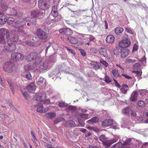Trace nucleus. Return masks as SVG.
<instances>
[{"label":"nucleus","instance_id":"nucleus-1","mask_svg":"<svg viewBox=\"0 0 148 148\" xmlns=\"http://www.w3.org/2000/svg\"><path fill=\"white\" fill-rule=\"evenodd\" d=\"M9 33L8 30L5 28L0 29V43H4L10 39Z\"/></svg>","mask_w":148,"mask_h":148},{"label":"nucleus","instance_id":"nucleus-2","mask_svg":"<svg viewBox=\"0 0 148 148\" xmlns=\"http://www.w3.org/2000/svg\"><path fill=\"white\" fill-rule=\"evenodd\" d=\"M42 61V58L40 56L36 57L32 62L31 63V64H29L26 65L24 67L25 70H30L33 69L36 66L38 65Z\"/></svg>","mask_w":148,"mask_h":148},{"label":"nucleus","instance_id":"nucleus-3","mask_svg":"<svg viewBox=\"0 0 148 148\" xmlns=\"http://www.w3.org/2000/svg\"><path fill=\"white\" fill-rule=\"evenodd\" d=\"M9 39L8 41H6L4 43H2L4 45V48L7 51L13 52L15 51L16 49V46L14 43L10 42Z\"/></svg>","mask_w":148,"mask_h":148},{"label":"nucleus","instance_id":"nucleus-4","mask_svg":"<svg viewBox=\"0 0 148 148\" xmlns=\"http://www.w3.org/2000/svg\"><path fill=\"white\" fill-rule=\"evenodd\" d=\"M14 66L13 62L11 61L6 62L3 65V69L7 73H11L12 72L13 68Z\"/></svg>","mask_w":148,"mask_h":148},{"label":"nucleus","instance_id":"nucleus-5","mask_svg":"<svg viewBox=\"0 0 148 148\" xmlns=\"http://www.w3.org/2000/svg\"><path fill=\"white\" fill-rule=\"evenodd\" d=\"M49 0H39L38 1V7L42 10L48 9L50 5Z\"/></svg>","mask_w":148,"mask_h":148},{"label":"nucleus","instance_id":"nucleus-6","mask_svg":"<svg viewBox=\"0 0 148 148\" xmlns=\"http://www.w3.org/2000/svg\"><path fill=\"white\" fill-rule=\"evenodd\" d=\"M36 34L38 37L41 40H45L48 37L47 33L40 29H37Z\"/></svg>","mask_w":148,"mask_h":148},{"label":"nucleus","instance_id":"nucleus-7","mask_svg":"<svg viewBox=\"0 0 148 148\" xmlns=\"http://www.w3.org/2000/svg\"><path fill=\"white\" fill-rule=\"evenodd\" d=\"M24 58L23 55L19 53L13 52L11 55V58L13 60L22 61Z\"/></svg>","mask_w":148,"mask_h":148},{"label":"nucleus","instance_id":"nucleus-8","mask_svg":"<svg viewBox=\"0 0 148 148\" xmlns=\"http://www.w3.org/2000/svg\"><path fill=\"white\" fill-rule=\"evenodd\" d=\"M131 43L130 40L127 38H125L119 43V46L122 48H126L129 47Z\"/></svg>","mask_w":148,"mask_h":148},{"label":"nucleus","instance_id":"nucleus-9","mask_svg":"<svg viewBox=\"0 0 148 148\" xmlns=\"http://www.w3.org/2000/svg\"><path fill=\"white\" fill-rule=\"evenodd\" d=\"M37 56V53L36 52H33L30 53V54L26 57V61L28 62H30V64L32 62H33L34 59Z\"/></svg>","mask_w":148,"mask_h":148},{"label":"nucleus","instance_id":"nucleus-10","mask_svg":"<svg viewBox=\"0 0 148 148\" xmlns=\"http://www.w3.org/2000/svg\"><path fill=\"white\" fill-rule=\"evenodd\" d=\"M63 125L66 127H79V125L78 124L77 125L74 121L72 120H69L67 121L63 124Z\"/></svg>","mask_w":148,"mask_h":148},{"label":"nucleus","instance_id":"nucleus-11","mask_svg":"<svg viewBox=\"0 0 148 148\" xmlns=\"http://www.w3.org/2000/svg\"><path fill=\"white\" fill-rule=\"evenodd\" d=\"M60 33L63 34L67 36H70L73 34L72 30L69 28L61 29L59 31Z\"/></svg>","mask_w":148,"mask_h":148},{"label":"nucleus","instance_id":"nucleus-12","mask_svg":"<svg viewBox=\"0 0 148 148\" xmlns=\"http://www.w3.org/2000/svg\"><path fill=\"white\" fill-rule=\"evenodd\" d=\"M26 88L29 92H34L36 89V86L34 83H31Z\"/></svg>","mask_w":148,"mask_h":148},{"label":"nucleus","instance_id":"nucleus-13","mask_svg":"<svg viewBox=\"0 0 148 148\" xmlns=\"http://www.w3.org/2000/svg\"><path fill=\"white\" fill-rule=\"evenodd\" d=\"M129 53V50L127 49L121 50V56L122 58H124L127 56Z\"/></svg>","mask_w":148,"mask_h":148},{"label":"nucleus","instance_id":"nucleus-14","mask_svg":"<svg viewBox=\"0 0 148 148\" xmlns=\"http://www.w3.org/2000/svg\"><path fill=\"white\" fill-rule=\"evenodd\" d=\"M113 123V120L110 119L103 121L102 123V125L105 127H107L112 125Z\"/></svg>","mask_w":148,"mask_h":148},{"label":"nucleus","instance_id":"nucleus-15","mask_svg":"<svg viewBox=\"0 0 148 148\" xmlns=\"http://www.w3.org/2000/svg\"><path fill=\"white\" fill-rule=\"evenodd\" d=\"M115 37L112 35L108 36L106 38V42L108 43H113L115 40Z\"/></svg>","mask_w":148,"mask_h":148},{"label":"nucleus","instance_id":"nucleus-16","mask_svg":"<svg viewBox=\"0 0 148 148\" xmlns=\"http://www.w3.org/2000/svg\"><path fill=\"white\" fill-rule=\"evenodd\" d=\"M26 24H23L21 26H18L17 28V32L23 34L25 36H27V34L25 32V30L23 29V27Z\"/></svg>","mask_w":148,"mask_h":148},{"label":"nucleus","instance_id":"nucleus-17","mask_svg":"<svg viewBox=\"0 0 148 148\" xmlns=\"http://www.w3.org/2000/svg\"><path fill=\"white\" fill-rule=\"evenodd\" d=\"M99 51L101 55H103L105 57L107 58L108 57L107 50L105 48L102 47H100L99 49Z\"/></svg>","mask_w":148,"mask_h":148},{"label":"nucleus","instance_id":"nucleus-18","mask_svg":"<svg viewBox=\"0 0 148 148\" xmlns=\"http://www.w3.org/2000/svg\"><path fill=\"white\" fill-rule=\"evenodd\" d=\"M42 14V12H40L38 10H34L31 13L32 16L35 18L41 16Z\"/></svg>","mask_w":148,"mask_h":148},{"label":"nucleus","instance_id":"nucleus-19","mask_svg":"<svg viewBox=\"0 0 148 148\" xmlns=\"http://www.w3.org/2000/svg\"><path fill=\"white\" fill-rule=\"evenodd\" d=\"M34 107L35 108H36V111L37 112L40 113L43 112L44 111L43 109V107L42 104L39 103L38 104L35 105Z\"/></svg>","mask_w":148,"mask_h":148},{"label":"nucleus","instance_id":"nucleus-20","mask_svg":"<svg viewBox=\"0 0 148 148\" xmlns=\"http://www.w3.org/2000/svg\"><path fill=\"white\" fill-rule=\"evenodd\" d=\"M46 97V95L43 93L42 94L39 93L36 94L35 95V98H36V100L39 101H40L42 100V98H44Z\"/></svg>","mask_w":148,"mask_h":148},{"label":"nucleus","instance_id":"nucleus-21","mask_svg":"<svg viewBox=\"0 0 148 148\" xmlns=\"http://www.w3.org/2000/svg\"><path fill=\"white\" fill-rule=\"evenodd\" d=\"M138 95V93L136 91H134L131 94V97L130 98V100L132 102L136 101Z\"/></svg>","mask_w":148,"mask_h":148},{"label":"nucleus","instance_id":"nucleus-22","mask_svg":"<svg viewBox=\"0 0 148 148\" xmlns=\"http://www.w3.org/2000/svg\"><path fill=\"white\" fill-rule=\"evenodd\" d=\"M67 39L69 42L73 44H76L78 42V39L71 36L68 37Z\"/></svg>","mask_w":148,"mask_h":148},{"label":"nucleus","instance_id":"nucleus-23","mask_svg":"<svg viewBox=\"0 0 148 148\" xmlns=\"http://www.w3.org/2000/svg\"><path fill=\"white\" fill-rule=\"evenodd\" d=\"M9 11V14L12 15L16 16L17 15L18 12L16 8L12 7V8L9 9L8 10Z\"/></svg>","mask_w":148,"mask_h":148},{"label":"nucleus","instance_id":"nucleus-24","mask_svg":"<svg viewBox=\"0 0 148 148\" xmlns=\"http://www.w3.org/2000/svg\"><path fill=\"white\" fill-rule=\"evenodd\" d=\"M99 121L98 118L96 116L94 117L91 119L87 121V122L88 123L92 124L94 123L97 122Z\"/></svg>","mask_w":148,"mask_h":148},{"label":"nucleus","instance_id":"nucleus-25","mask_svg":"<svg viewBox=\"0 0 148 148\" xmlns=\"http://www.w3.org/2000/svg\"><path fill=\"white\" fill-rule=\"evenodd\" d=\"M7 17L5 15L0 17V25L3 24L7 21Z\"/></svg>","mask_w":148,"mask_h":148},{"label":"nucleus","instance_id":"nucleus-26","mask_svg":"<svg viewBox=\"0 0 148 148\" xmlns=\"http://www.w3.org/2000/svg\"><path fill=\"white\" fill-rule=\"evenodd\" d=\"M18 40V36L16 35H12L10 38L9 41L12 42H17Z\"/></svg>","mask_w":148,"mask_h":148},{"label":"nucleus","instance_id":"nucleus-27","mask_svg":"<svg viewBox=\"0 0 148 148\" xmlns=\"http://www.w3.org/2000/svg\"><path fill=\"white\" fill-rule=\"evenodd\" d=\"M46 117L49 119H52L56 116V113L54 112H48L45 114Z\"/></svg>","mask_w":148,"mask_h":148},{"label":"nucleus","instance_id":"nucleus-28","mask_svg":"<svg viewBox=\"0 0 148 148\" xmlns=\"http://www.w3.org/2000/svg\"><path fill=\"white\" fill-rule=\"evenodd\" d=\"M48 66V63L46 61H45L43 62L42 65L40 66V69L42 71L46 70Z\"/></svg>","mask_w":148,"mask_h":148},{"label":"nucleus","instance_id":"nucleus-29","mask_svg":"<svg viewBox=\"0 0 148 148\" xmlns=\"http://www.w3.org/2000/svg\"><path fill=\"white\" fill-rule=\"evenodd\" d=\"M114 31L116 34L119 35L123 32V29L120 27H117L115 28Z\"/></svg>","mask_w":148,"mask_h":148},{"label":"nucleus","instance_id":"nucleus-30","mask_svg":"<svg viewBox=\"0 0 148 148\" xmlns=\"http://www.w3.org/2000/svg\"><path fill=\"white\" fill-rule=\"evenodd\" d=\"M130 110H131L130 109V108L127 107L123 109L122 113L124 115L129 116Z\"/></svg>","mask_w":148,"mask_h":148},{"label":"nucleus","instance_id":"nucleus-31","mask_svg":"<svg viewBox=\"0 0 148 148\" xmlns=\"http://www.w3.org/2000/svg\"><path fill=\"white\" fill-rule=\"evenodd\" d=\"M91 65L93 68L95 70H98L100 68V65L97 62H93L91 63Z\"/></svg>","mask_w":148,"mask_h":148},{"label":"nucleus","instance_id":"nucleus-32","mask_svg":"<svg viewBox=\"0 0 148 148\" xmlns=\"http://www.w3.org/2000/svg\"><path fill=\"white\" fill-rule=\"evenodd\" d=\"M80 117L84 120L88 119V114L84 113H81L80 114Z\"/></svg>","mask_w":148,"mask_h":148},{"label":"nucleus","instance_id":"nucleus-33","mask_svg":"<svg viewBox=\"0 0 148 148\" xmlns=\"http://www.w3.org/2000/svg\"><path fill=\"white\" fill-rule=\"evenodd\" d=\"M103 144L106 148H108L110 146L109 140H108L107 139L104 141L103 143Z\"/></svg>","mask_w":148,"mask_h":148},{"label":"nucleus","instance_id":"nucleus-34","mask_svg":"<svg viewBox=\"0 0 148 148\" xmlns=\"http://www.w3.org/2000/svg\"><path fill=\"white\" fill-rule=\"evenodd\" d=\"M81 35L82 37H85L86 36H88V38L90 41H93L95 39V38L92 35L83 34H81ZM87 37L88 38V37Z\"/></svg>","mask_w":148,"mask_h":148},{"label":"nucleus","instance_id":"nucleus-35","mask_svg":"<svg viewBox=\"0 0 148 148\" xmlns=\"http://www.w3.org/2000/svg\"><path fill=\"white\" fill-rule=\"evenodd\" d=\"M64 119L62 117H59L56 118L54 121V123L55 124H57L58 123L63 121Z\"/></svg>","mask_w":148,"mask_h":148},{"label":"nucleus","instance_id":"nucleus-36","mask_svg":"<svg viewBox=\"0 0 148 148\" xmlns=\"http://www.w3.org/2000/svg\"><path fill=\"white\" fill-rule=\"evenodd\" d=\"M44 98V99H42V101H40V103L43 104H48L50 103V101L49 99H47L45 100V99Z\"/></svg>","mask_w":148,"mask_h":148},{"label":"nucleus","instance_id":"nucleus-37","mask_svg":"<svg viewBox=\"0 0 148 148\" xmlns=\"http://www.w3.org/2000/svg\"><path fill=\"white\" fill-rule=\"evenodd\" d=\"M44 81L45 79L44 78L42 77L38 78L37 81L38 83L39 84H43Z\"/></svg>","mask_w":148,"mask_h":148},{"label":"nucleus","instance_id":"nucleus-38","mask_svg":"<svg viewBox=\"0 0 148 148\" xmlns=\"http://www.w3.org/2000/svg\"><path fill=\"white\" fill-rule=\"evenodd\" d=\"M104 81L107 83H109L112 82V79L107 75H106L105 77Z\"/></svg>","mask_w":148,"mask_h":148},{"label":"nucleus","instance_id":"nucleus-39","mask_svg":"<svg viewBox=\"0 0 148 148\" xmlns=\"http://www.w3.org/2000/svg\"><path fill=\"white\" fill-rule=\"evenodd\" d=\"M1 6L3 11H5L8 8V6L5 3H2L1 4Z\"/></svg>","mask_w":148,"mask_h":148},{"label":"nucleus","instance_id":"nucleus-40","mask_svg":"<svg viewBox=\"0 0 148 148\" xmlns=\"http://www.w3.org/2000/svg\"><path fill=\"white\" fill-rule=\"evenodd\" d=\"M131 141V139L129 138L123 143H122V146H124L130 145V144Z\"/></svg>","mask_w":148,"mask_h":148},{"label":"nucleus","instance_id":"nucleus-41","mask_svg":"<svg viewBox=\"0 0 148 148\" xmlns=\"http://www.w3.org/2000/svg\"><path fill=\"white\" fill-rule=\"evenodd\" d=\"M30 21V23H28L27 24V26H30L32 23V24H35V22H36V19L33 18H31Z\"/></svg>","mask_w":148,"mask_h":148},{"label":"nucleus","instance_id":"nucleus-42","mask_svg":"<svg viewBox=\"0 0 148 148\" xmlns=\"http://www.w3.org/2000/svg\"><path fill=\"white\" fill-rule=\"evenodd\" d=\"M116 146V147L119 148H129L125 147L122 146V143L121 142H119L118 143L115 144Z\"/></svg>","mask_w":148,"mask_h":148},{"label":"nucleus","instance_id":"nucleus-43","mask_svg":"<svg viewBox=\"0 0 148 148\" xmlns=\"http://www.w3.org/2000/svg\"><path fill=\"white\" fill-rule=\"evenodd\" d=\"M51 14L54 17H56L58 15V11H51Z\"/></svg>","mask_w":148,"mask_h":148},{"label":"nucleus","instance_id":"nucleus-44","mask_svg":"<svg viewBox=\"0 0 148 148\" xmlns=\"http://www.w3.org/2000/svg\"><path fill=\"white\" fill-rule=\"evenodd\" d=\"M138 105L140 107H144L145 106V104L144 101H139L138 102Z\"/></svg>","mask_w":148,"mask_h":148},{"label":"nucleus","instance_id":"nucleus-45","mask_svg":"<svg viewBox=\"0 0 148 148\" xmlns=\"http://www.w3.org/2000/svg\"><path fill=\"white\" fill-rule=\"evenodd\" d=\"M99 139L103 143L104 141L107 139V138L105 136V135H102L100 136Z\"/></svg>","mask_w":148,"mask_h":148},{"label":"nucleus","instance_id":"nucleus-46","mask_svg":"<svg viewBox=\"0 0 148 148\" xmlns=\"http://www.w3.org/2000/svg\"><path fill=\"white\" fill-rule=\"evenodd\" d=\"M65 48L69 52L73 54H75V52L72 49L68 48V47L65 46Z\"/></svg>","mask_w":148,"mask_h":148},{"label":"nucleus","instance_id":"nucleus-47","mask_svg":"<svg viewBox=\"0 0 148 148\" xmlns=\"http://www.w3.org/2000/svg\"><path fill=\"white\" fill-rule=\"evenodd\" d=\"M112 72L113 74V75L115 77H118L119 76V74L118 73V71L116 69H114L112 70Z\"/></svg>","mask_w":148,"mask_h":148},{"label":"nucleus","instance_id":"nucleus-48","mask_svg":"<svg viewBox=\"0 0 148 148\" xmlns=\"http://www.w3.org/2000/svg\"><path fill=\"white\" fill-rule=\"evenodd\" d=\"M100 63L106 67H107L108 66V64L106 61L103 59L100 60Z\"/></svg>","mask_w":148,"mask_h":148},{"label":"nucleus","instance_id":"nucleus-49","mask_svg":"<svg viewBox=\"0 0 148 148\" xmlns=\"http://www.w3.org/2000/svg\"><path fill=\"white\" fill-rule=\"evenodd\" d=\"M58 106L60 107L64 108L67 106V104L65 103L64 102H62L59 103Z\"/></svg>","mask_w":148,"mask_h":148},{"label":"nucleus","instance_id":"nucleus-50","mask_svg":"<svg viewBox=\"0 0 148 148\" xmlns=\"http://www.w3.org/2000/svg\"><path fill=\"white\" fill-rule=\"evenodd\" d=\"M25 77L28 80H30L32 79V77L29 73H26Z\"/></svg>","mask_w":148,"mask_h":148},{"label":"nucleus","instance_id":"nucleus-51","mask_svg":"<svg viewBox=\"0 0 148 148\" xmlns=\"http://www.w3.org/2000/svg\"><path fill=\"white\" fill-rule=\"evenodd\" d=\"M125 30L127 32L129 33L132 35H133L134 34V33L131 29L128 27L126 28L125 29Z\"/></svg>","mask_w":148,"mask_h":148},{"label":"nucleus","instance_id":"nucleus-52","mask_svg":"<svg viewBox=\"0 0 148 148\" xmlns=\"http://www.w3.org/2000/svg\"><path fill=\"white\" fill-rule=\"evenodd\" d=\"M25 43L27 45L30 46H33L34 45L33 42L29 41H26Z\"/></svg>","mask_w":148,"mask_h":148},{"label":"nucleus","instance_id":"nucleus-53","mask_svg":"<svg viewBox=\"0 0 148 148\" xmlns=\"http://www.w3.org/2000/svg\"><path fill=\"white\" fill-rule=\"evenodd\" d=\"M118 138L116 139L114 138L113 139H112L109 140L110 145H111L113 144L114 143L116 142L118 140Z\"/></svg>","mask_w":148,"mask_h":148},{"label":"nucleus","instance_id":"nucleus-54","mask_svg":"<svg viewBox=\"0 0 148 148\" xmlns=\"http://www.w3.org/2000/svg\"><path fill=\"white\" fill-rule=\"evenodd\" d=\"M128 89H124L123 88H121L120 89V90L121 92L123 94H126L127 93V90Z\"/></svg>","mask_w":148,"mask_h":148},{"label":"nucleus","instance_id":"nucleus-55","mask_svg":"<svg viewBox=\"0 0 148 148\" xmlns=\"http://www.w3.org/2000/svg\"><path fill=\"white\" fill-rule=\"evenodd\" d=\"M33 142L35 146H38L39 143L38 141L37 140L36 138L33 139Z\"/></svg>","mask_w":148,"mask_h":148},{"label":"nucleus","instance_id":"nucleus-56","mask_svg":"<svg viewBox=\"0 0 148 148\" xmlns=\"http://www.w3.org/2000/svg\"><path fill=\"white\" fill-rule=\"evenodd\" d=\"M78 121L79 124L82 127H84L85 125V123L84 121H83L81 119H78Z\"/></svg>","mask_w":148,"mask_h":148},{"label":"nucleus","instance_id":"nucleus-57","mask_svg":"<svg viewBox=\"0 0 148 148\" xmlns=\"http://www.w3.org/2000/svg\"><path fill=\"white\" fill-rule=\"evenodd\" d=\"M73 14H72V16H76V15L78 16L79 14V13L77 11H72Z\"/></svg>","mask_w":148,"mask_h":148},{"label":"nucleus","instance_id":"nucleus-58","mask_svg":"<svg viewBox=\"0 0 148 148\" xmlns=\"http://www.w3.org/2000/svg\"><path fill=\"white\" fill-rule=\"evenodd\" d=\"M130 115L132 117H135L136 115V113L134 111L130 110Z\"/></svg>","mask_w":148,"mask_h":148},{"label":"nucleus","instance_id":"nucleus-59","mask_svg":"<svg viewBox=\"0 0 148 148\" xmlns=\"http://www.w3.org/2000/svg\"><path fill=\"white\" fill-rule=\"evenodd\" d=\"M80 53L82 56H84L86 55V53L85 52V51L84 50L82 49H80Z\"/></svg>","mask_w":148,"mask_h":148},{"label":"nucleus","instance_id":"nucleus-60","mask_svg":"<svg viewBox=\"0 0 148 148\" xmlns=\"http://www.w3.org/2000/svg\"><path fill=\"white\" fill-rule=\"evenodd\" d=\"M134 69H138L140 67V65L139 63H136L134 65Z\"/></svg>","mask_w":148,"mask_h":148},{"label":"nucleus","instance_id":"nucleus-61","mask_svg":"<svg viewBox=\"0 0 148 148\" xmlns=\"http://www.w3.org/2000/svg\"><path fill=\"white\" fill-rule=\"evenodd\" d=\"M133 73H136L138 75V76H140L142 74V72H140L138 71H133Z\"/></svg>","mask_w":148,"mask_h":148},{"label":"nucleus","instance_id":"nucleus-62","mask_svg":"<svg viewBox=\"0 0 148 148\" xmlns=\"http://www.w3.org/2000/svg\"><path fill=\"white\" fill-rule=\"evenodd\" d=\"M58 5H57L53 6L52 8L51 11H58Z\"/></svg>","mask_w":148,"mask_h":148},{"label":"nucleus","instance_id":"nucleus-63","mask_svg":"<svg viewBox=\"0 0 148 148\" xmlns=\"http://www.w3.org/2000/svg\"><path fill=\"white\" fill-rule=\"evenodd\" d=\"M5 120V121H7L8 122H9L11 120V119L10 116H8V115H6L4 118Z\"/></svg>","mask_w":148,"mask_h":148},{"label":"nucleus","instance_id":"nucleus-64","mask_svg":"<svg viewBox=\"0 0 148 148\" xmlns=\"http://www.w3.org/2000/svg\"><path fill=\"white\" fill-rule=\"evenodd\" d=\"M138 49V46L136 44H135L134 45L132 51H136Z\"/></svg>","mask_w":148,"mask_h":148}]
</instances>
